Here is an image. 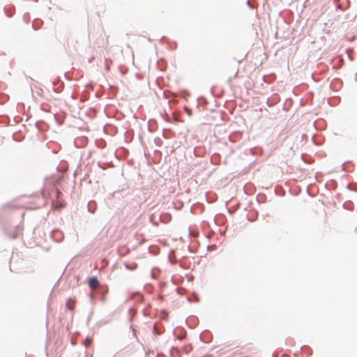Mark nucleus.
<instances>
[{
  "label": "nucleus",
  "instance_id": "f257e3e1",
  "mask_svg": "<svg viewBox=\"0 0 357 357\" xmlns=\"http://www.w3.org/2000/svg\"><path fill=\"white\" fill-rule=\"evenodd\" d=\"M56 193V199L57 200L54 201V206L56 208L59 209V208H63L65 206V204L59 201V198L61 195V192L57 189Z\"/></svg>",
  "mask_w": 357,
  "mask_h": 357
},
{
  "label": "nucleus",
  "instance_id": "f03ea898",
  "mask_svg": "<svg viewBox=\"0 0 357 357\" xmlns=\"http://www.w3.org/2000/svg\"><path fill=\"white\" fill-rule=\"evenodd\" d=\"M89 285L91 289H96L99 285V282L96 278L93 277L89 280Z\"/></svg>",
  "mask_w": 357,
  "mask_h": 357
},
{
  "label": "nucleus",
  "instance_id": "7ed1b4c3",
  "mask_svg": "<svg viewBox=\"0 0 357 357\" xmlns=\"http://www.w3.org/2000/svg\"><path fill=\"white\" fill-rule=\"evenodd\" d=\"M75 301L73 298H69L67 302H66V307L70 310H74L75 309Z\"/></svg>",
  "mask_w": 357,
  "mask_h": 357
},
{
  "label": "nucleus",
  "instance_id": "20e7f679",
  "mask_svg": "<svg viewBox=\"0 0 357 357\" xmlns=\"http://www.w3.org/2000/svg\"><path fill=\"white\" fill-rule=\"evenodd\" d=\"M85 342H88L89 344H90L91 342V339L90 338H86V340H85Z\"/></svg>",
  "mask_w": 357,
  "mask_h": 357
},
{
  "label": "nucleus",
  "instance_id": "39448f33",
  "mask_svg": "<svg viewBox=\"0 0 357 357\" xmlns=\"http://www.w3.org/2000/svg\"><path fill=\"white\" fill-rule=\"evenodd\" d=\"M184 336H178L179 340H182Z\"/></svg>",
  "mask_w": 357,
  "mask_h": 357
}]
</instances>
